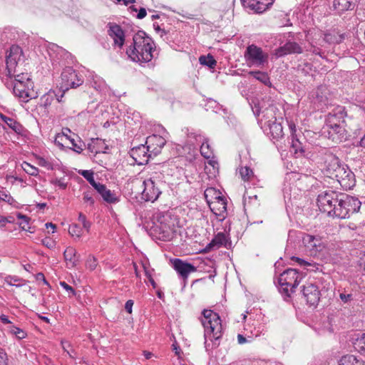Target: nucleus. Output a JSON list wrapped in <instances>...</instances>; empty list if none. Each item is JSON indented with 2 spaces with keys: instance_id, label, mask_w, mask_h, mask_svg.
Here are the masks:
<instances>
[{
  "instance_id": "62",
  "label": "nucleus",
  "mask_w": 365,
  "mask_h": 365,
  "mask_svg": "<svg viewBox=\"0 0 365 365\" xmlns=\"http://www.w3.org/2000/svg\"><path fill=\"white\" fill-rule=\"evenodd\" d=\"M292 259L297 262L301 266H307L310 264L309 262L297 257H293Z\"/></svg>"
},
{
  "instance_id": "20",
  "label": "nucleus",
  "mask_w": 365,
  "mask_h": 365,
  "mask_svg": "<svg viewBox=\"0 0 365 365\" xmlns=\"http://www.w3.org/2000/svg\"><path fill=\"white\" fill-rule=\"evenodd\" d=\"M130 155L138 165H145L149 161V158L153 155L148 150L146 145H140L133 148L130 151Z\"/></svg>"
},
{
  "instance_id": "58",
  "label": "nucleus",
  "mask_w": 365,
  "mask_h": 365,
  "mask_svg": "<svg viewBox=\"0 0 365 365\" xmlns=\"http://www.w3.org/2000/svg\"><path fill=\"white\" fill-rule=\"evenodd\" d=\"M52 183L58 187L59 188L64 190L67 187V183L64 182V180L61 179H56L53 181H52Z\"/></svg>"
},
{
  "instance_id": "25",
  "label": "nucleus",
  "mask_w": 365,
  "mask_h": 365,
  "mask_svg": "<svg viewBox=\"0 0 365 365\" xmlns=\"http://www.w3.org/2000/svg\"><path fill=\"white\" fill-rule=\"evenodd\" d=\"M165 143V139L158 135H150L147 138L145 141L146 146L153 156H156L160 153L161 149Z\"/></svg>"
},
{
  "instance_id": "13",
  "label": "nucleus",
  "mask_w": 365,
  "mask_h": 365,
  "mask_svg": "<svg viewBox=\"0 0 365 365\" xmlns=\"http://www.w3.org/2000/svg\"><path fill=\"white\" fill-rule=\"evenodd\" d=\"M324 135L334 143H340L346 139L345 124L327 125L324 128Z\"/></svg>"
},
{
  "instance_id": "54",
  "label": "nucleus",
  "mask_w": 365,
  "mask_h": 365,
  "mask_svg": "<svg viewBox=\"0 0 365 365\" xmlns=\"http://www.w3.org/2000/svg\"><path fill=\"white\" fill-rule=\"evenodd\" d=\"M97 259L94 256H89L86 261V267L91 270H93L97 267Z\"/></svg>"
},
{
  "instance_id": "38",
  "label": "nucleus",
  "mask_w": 365,
  "mask_h": 365,
  "mask_svg": "<svg viewBox=\"0 0 365 365\" xmlns=\"http://www.w3.org/2000/svg\"><path fill=\"white\" fill-rule=\"evenodd\" d=\"M199 62L201 65L207 66L210 68H215L217 64V61L214 58V57L208 54L207 56H201L199 58Z\"/></svg>"
},
{
  "instance_id": "33",
  "label": "nucleus",
  "mask_w": 365,
  "mask_h": 365,
  "mask_svg": "<svg viewBox=\"0 0 365 365\" xmlns=\"http://www.w3.org/2000/svg\"><path fill=\"white\" fill-rule=\"evenodd\" d=\"M248 75L252 76L264 85L271 86L270 79L267 73L260 71H251L248 72Z\"/></svg>"
},
{
  "instance_id": "51",
  "label": "nucleus",
  "mask_w": 365,
  "mask_h": 365,
  "mask_svg": "<svg viewBox=\"0 0 365 365\" xmlns=\"http://www.w3.org/2000/svg\"><path fill=\"white\" fill-rule=\"evenodd\" d=\"M83 201L84 203L93 206L94 204V199L93 197L92 191H86L83 192Z\"/></svg>"
},
{
  "instance_id": "8",
  "label": "nucleus",
  "mask_w": 365,
  "mask_h": 365,
  "mask_svg": "<svg viewBox=\"0 0 365 365\" xmlns=\"http://www.w3.org/2000/svg\"><path fill=\"white\" fill-rule=\"evenodd\" d=\"M339 195L332 190L325 191L318 195L317 205L323 212L334 217L335 207L337 205Z\"/></svg>"
},
{
  "instance_id": "42",
  "label": "nucleus",
  "mask_w": 365,
  "mask_h": 365,
  "mask_svg": "<svg viewBox=\"0 0 365 365\" xmlns=\"http://www.w3.org/2000/svg\"><path fill=\"white\" fill-rule=\"evenodd\" d=\"M9 332L14 335L18 339H23L27 336V334L24 330L14 325L9 327Z\"/></svg>"
},
{
  "instance_id": "45",
  "label": "nucleus",
  "mask_w": 365,
  "mask_h": 365,
  "mask_svg": "<svg viewBox=\"0 0 365 365\" xmlns=\"http://www.w3.org/2000/svg\"><path fill=\"white\" fill-rule=\"evenodd\" d=\"M5 282L10 286H21L24 280L17 276H6L5 277Z\"/></svg>"
},
{
  "instance_id": "6",
  "label": "nucleus",
  "mask_w": 365,
  "mask_h": 365,
  "mask_svg": "<svg viewBox=\"0 0 365 365\" xmlns=\"http://www.w3.org/2000/svg\"><path fill=\"white\" fill-rule=\"evenodd\" d=\"M302 279V274L295 269H287L279 277V284L282 293L289 297Z\"/></svg>"
},
{
  "instance_id": "7",
  "label": "nucleus",
  "mask_w": 365,
  "mask_h": 365,
  "mask_svg": "<svg viewBox=\"0 0 365 365\" xmlns=\"http://www.w3.org/2000/svg\"><path fill=\"white\" fill-rule=\"evenodd\" d=\"M244 56L250 67L263 68L268 63V53L255 44H251L247 47Z\"/></svg>"
},
{
  "instance_id": "63",
  "label": "nucleus",
  "mask_w": 365,
  "mask_h": 365,
  "mask_svg": "<svg viewBox=\"0 0 365 365\" xmlns=\"http://www.w3.org/2000/svg\"><path fill=\"white\" fill-rule=\"evenodd\" d=\"M289 130H290L291 136L292 137L297 136V134H296L297 129H296L295 123H293V122H289Z\"/></svg>"
},
{
  "instance_id": "35",
  "label": "nucleus",
  "mask_w": 365,
  "mask_h": 365,
  "mask_svg": "<svg viewBox=\"0 0 365 365\" xmlns=\"http://www.w3.org/2000/svg\"><path fill=\"white\" fill-rule=\"evenodd\" d=\"M339 365H365V361L354 355H346L341 357Z\"/></svg>"
},
{
  "instance_id": "17",
  "label": "nucleus",
  "mask_w": 365,
  "mask_h": 365,
  "mask_svg": "<svg viewBox=\"0 0 365 365\" xmlns=\"http://www.w3.org/2000/svg\"><path fill=\"white\" fill-rule=\"evenodd\" d=\"M302 242L311 255H317L324 248V243L319 236L305 234L302 237Z\"/></svg>"
},
{
  "instance_id": "5",
  "label": "nucleus",
  "mask_w": 365,
  "mask_h": 365,
  "mask_svg": "<svg viewBox=\"0 0 365 365\" xmlns=\"http://www.w3.org/2000/svg\"><path fill=\"white\" fill-rule=\"evenodd\" d=\"M361 202L358 198L348 195H339V199L335 210L334 217L346 219L349 218L351 214L357 212L361 207Z\"/></svg>"
},
{
  "instance_id": "3",
  "label": "nucleus",
  "mask_w": 365,
  "mask_h": 365,
  "mask_svg": "<svg viewBox=\"0 0 365 365\" xmlns=\"http://www.w3.org/2000/svg\"><path fill=\"white\" fill-rule=\"evenodd\" d=\"M346 37L345 33H341L338 29L332 28L325 31L320 30L314 34L312 41L310 52L324 58L325 52L322 48L327 46H335L344 41Z\"/></svg>"
},
{
  "instance_id": "56",
  "label": "nucleus",
  "mask_w": 365,
  "mask_h": 365,
  "mask_svg": "<svg viewBox=\"0 0 365 365\" xmlns=\"http://www.w3.org/2000/svg\"><path fill=\"white\" fill-rule=\"evenodd\" d=\"M68 140L71 143L72 146H73L72 149L75 152H76L78 153H81L83 151V144L81 143V142H79V144H78L75 142L74 139H71L70 138H69Z\"/></svg>"
},
{
  "instance_id": "37",
  "label": "nucleus",
  "mask_w": 365,
  "mask_h": 365,
  "mask_svg": "<svg viewBox=\"0 0 365 365\" xmlns=\"http://www.w3.org/2000/svg\"><path fill=\"white\" fill-rule=\"evenodd\" d=\"M353 6L349 0H334V6L339 11H346L351 9Z\"/></svg>"
},
{
  "instance_id": "61",
  "label": "nucleus",
  "mask_w": 365,
  "mask_h": 365,
  "mask_svg": "<svg viewBox=\"0 0 365 365\" xmlns=\"http://www.w3.org/2000/svg\"><path fill=\"white\" fill-rule=\"evenodd\" d=\"M133 301L131 300V299H129L126 302H125V309L126 310L127 312H128L129 314H131L132 313V308H133Z\"/></svg>"
},
{
  "instance_id": "30",
  "label": "nucleus",
  "mask_w": 365,
  "mask_h": 365,
  "mask_svg": "<svg viewBox=\"0 0 365 365\" xmlns=\"http://www.w3.org/2000/svg\"><path fill=\"white\" fill-rule=\"evenodd\" d=\"M267 126L269 129L270 135L274 140H279L284 136L283 128L281 123L277 122V118H274V120H269Z\"/></svg>"
},
{
  "instance_id": "47",
  "label": "nucleus",
  "mask_w": 365,
  "mask_h": 365,
  "mask_svg": "<svg viewBox=\"0 0 365 365\" xmlns=\"http://www.w3.org/2000/svg\"><path fill=\"white\" fill-rule=\"evenodd\" d=\"M68 232L73 237L79 239L82 235V229L77 224H72L69 227Z\"/></svg>"
},
{
  "instance_id": "21",
  "label": "nucleus",
  "mask_w": 365,
  "mask_h": 365,
  "mask_svg": "<svg viewBox=\"0 0 365 365\" xmlns=\"http://www.w3.org/2000/svg\"><path fill=\"white\" fill-rule=\"evenodd\" d=\"M209 207L212 212L219 217L220 220H224L227 216V201L219 194L212 202H209Z\"/></svg>"
},
{
  "instance_id": "18",
  "label": "nucleus",
  "mask_w": 365,
  "mask_h": 365,
  "mask_svg": "<svg viewBox=\"0 0 365 365\" xmlns=\"http://www.w3.org/2000/svg\"><path fill=\"white\" fill-rule=\"evenodd\" d=\"M275 0H240L244 8L261 14L268 9Z\"/></svg>"
},
{
  "instance_id": "48",
  "label": "nucleus",
  "mask_w": 365,
  "mask_h": 365,
  "mask_svg": "<svg viewBox=\"0 0 365 365\" xmlns=\"http://www.w3.org/2000/svg\"><path fill=\"white\" fill-rule=\"evenodd\" d=\"M22 168L27 174L30 175L36 176L38 174V169L26 162H24L22 164Z\"/></svg>"
},
{
  "instance_id": "11",
  "label": "nucleus",
  "mask_w": 365,
  "mask_h": 365,
  "mask_svg": "<svg viewBox=\"0 0 365 365\" xmlns=\"http://www.w3.org/2000/svg\"><path fill=\"white\" fill-rule=\"evenodd\" d=\"M61 88L68 90L82 85L83 79L71 67L65 68L61 73Z\"/></svg>"
},
{
  "instance_id": "53",
  "label": "nucleus",
  "mask_w": 365,
  "mask_h": 365,
  "mask_svg": "<svg viewBox=\"0 0 365 365\" xmlns=\"http://www.w3.org/2000/svg\"><path fill=\"white\" fill-rule=\"evenodd\" d=\"M80 174L91 183L94 182V174L91 170H82Z\"/></svg>"
},
{
  "instance_id": "34",
  "label": "nucleus",
  "mask_w": 365,
  "mask_h": 365,
  "mask_svg": "<svg viewBox=\"0 0 365 365\" xmlns=\"http://www.w3.org/2000/svg\"><path fill=\"white\" fill-rule=\"evenodd\" d=\"M13 77L14 78V81L13 83H32L28 73H21L19 74H16V73H15L14 75H12L11 77H8L7 80L4 79V81H2L6 87H9V84L11 83V82H9V79H11Z\"/></svg>"
},
{
  "instance_id": "14",
  "label": "nucleus",
  "mask_w": 365,
  "mask_h": 365,
  "mask_svg": "<svg viewBox=\"0 0 365 365\" xmlns=\"http://www.w3.org/2000/svg\"><path fill=\"white\" fill-rule=\"evenodd\" d=\"M158 225H155V230H159L160 239L168 240L172 237L173 232V225L170 223V219L168 215H160L157 219Z\"/></svg>"
},
{
  "instance_id": "9",
  "label": "nucleus",
  "mask_w": 365,
  "mask_h": 365,
  "mask_svg": "<svg viewBox=\"0 0 365 365\" xmlns=\"http://www.w3.org/2000/svg\"><path fill=\"white\" fill-rule=\"evenodd\" d=\"M322 154L324 173L327 177L334 178V175L337 173L336 171L341 169L344 164L341 163L337 156L326 149L322 150Z\"/></svg>"
},
{
  "instance_id": "50",
  "label": "nucleus",
  "mask_w": 365,
  "mask_h": 365,
  "mask_svg": "<svg viewBox=\"0 0 365 365\" xmlns=\"http://www.w3.org/2000/svg\"><path fill=\"white\" fill-rule=\"evenodd\" d=\"M37 163L39 166L45 168L48 170L53 168L52 163L42 157L37 158Z\"/></svg>"
},
{
  "instance_id": "19",
  "label": "nucleus",
  "mask_w": 365,
  "mask_h": 365,
  "mask_svg": "<svg viewBox=\"0 0 365 365\" xmlns=\"http://www.w3.org/2000/svg\"><path fill=\"white\" fill-rule=\"evenodd\" d=\"M56 97V92L53 90H50L40 98L38 103L39 107L43 108L47 113L51 112L53 113H57L61 112V106H57L56 108L51 107L52 104L54 103Z\"/></svg>"
},
{
  "instance_id": "36",
  "label": "nucleus",
  "mask_w": 365,
  "mask_h": 365,
  "mask_svg": "<svg viewBox=\"0 0 365 365\" xmlns=\"http://www.w3.org/2000/svg\"><path fill=\"white\" fill-rule=\"evenodd\" d=\"M354 347L359 352L365 354V333L359 336L354 341Z\"/></svg>"
},
{
  "instance_id": "1",
  "label": "nucleus",
  "mask_w": 365,
  "mask_h": 365,
  "mask_svg": "<svg viewBox=\"0 0 365 365\" xmlns=\"http://www.w3.org/2000/svg\"><path fill=\"white\" fill-rule=\"evenodd\" d=\"M155 46L153 40L145 31L134 34L132 43L126 49V55L132 61L139 64L150 62L155 56Z\"/></svg>"
},
{
  "instance_id": "22",
  "label": "nucleus",
  "mask_w": 365,
  "mask_h": 365,
  "mask_svg": "<svg viewBox=\"0 0 365 365\" xmlns=\"http://www.w3.org/2000/svg\"><path fill=\"white\" fill-rule=\"evenodd\" d=\"M170 261L174 269L184 279H187L190 273L197 271V268L194 265L180 259L175 258Z\"/></svg>"
},
{
  "instance_id": "2",
  "label": "nucleus",
  "mask_w": 365,
  "mask_h": 365,
  "mask_svg": "<svg viewBox=\"0 0 365 365\" xmlns=\"http://www.w3.org/2000/svg\"><path fill=\"white\" fill-rule=\"evenodd\" d=\"M200 322L204 327L205 346L207 350L217 347L222 336L223 327L219 314L211 309H204Z\"/></svg>"
},
{
  "instance_id": "59",
  "label": "nucleus",
  "mask_w": 365,
  "mask_h": 365,
  "mask_svg": "<svg viewBox=\"0 0 365 365\" xmlns=\"http://www.w3.org/2000/svg\"><path fill=\"white\" fill-rule=\"evenodd\" d=\"M7 355L6 352L0 348V365H7Z\"/></svg>"
},
{
  "instance_id": "40",
  "label": "nucleus",
  "mask_w": 365,
  "mask_h": 365,
  "mask_svg": "<svg viewBox=\"0 0 365 365\" xmlns=\"http://www.w3.org/2000/svg\"><path fill=\"white\" fill-rule=\"evenodd\" d=\"M92 86L98 91H104L107 89V85L103 79L100 77H95L91 82Z\"/></svg>"
},
{
  "instance_id": "16",
  "label": "nucleus",
  "mask_w": 365,
  "mask_h": 365,
  "mask_svg": "<svg viewBox=\"0 0 365 365\" xmlns=\"http://www.w3.org/2000/svg\"><path fill=\"white\" fill-rule=\"evenodd\" d=\"M302 294L310 306L318 304L321 293L317 285L313 283H307L303 286Z\"/></svg>"
},
{
  "instance_id": "60",
  "label": "nucleus",
  "mask_w": 365,
  "mask_h": 365,
  "mask_svg": "<svg viewBox=\"0 0 365 365\" xmlns=\"http://www.w3.org/2000/svg\"><path fill=\"white\" fill-rule=\"evenodd\" d=\"M66 90L63 89V91H59L58 93H56V97L55 98V103H61L63 102V98L64 96V92Z\"/></svg>"
},
{
  "instance_id": "32",
  "label": "nucleus",
  "mask_w": 365,
  "mask_h": 365,
  "mask_svg": "<svg viewBox=\"0 0 365 365\" xmlns=\"http://www.w3.org/2000/svg\"><path fill=\"white\" fill-rule=\"evenodd\" d=\"M0 118L1 120L15 133L20 134L23 132V126L14 118L7 117L3 114H0Z\"/></svg>"
},
{
  "instance_id": "57",
  "label": "nucleus",
  "mask_w": 365,
  "mask_h": 365,
  "mask_svg": "<svg viewBox=\"0 0 365 365\" xmlns=\"http://www.w3.org/2000/svg\"><path fill=\"white\" fill-rule=\"evenodd\" d=\"M60 285L68 292V297H71L76 294L74 289L71 286L68 285L66 282H61Z\"/></svg>"
},
{
  "instance_id": "28",
  "label": "nucleus",
  "mask_w": 365,
  "mask_h": 365,
  "mask_svg": "<svg viewBox=\"0 0 365 365\" xmlns=\"http://www.w3.org/2000/svg\"><path fill=\"white\" fill-rule=\"evenodd\" d=\"M228 244H230V242L227 235L224 232H218L206 246L205 250L210 251L214 248L217 249L220 247H227Z\"/></svg>"
},
{
  "instance_id": "43",
  "label": "nucleus",
  "mask_w": 365,
  "mask_h": 365,
  "mask_svg": "<svg viewBox=\"0 0 365 365\" xmlns=\"http://www.w3.org/2000/svg\"><path fill=\"white\" fill-rule=\"evenodd\" d=\"M101 195L102 196L103 199L109 203H115L118 201L117 197H115V194L113 193L110 190H108L106 188L101 193Z\"/></svg>"
},
{
  "instance_id": "44",
  "label": "nucleus",
  "mask_w": 365,
  "mask_h": 365,
  "mask_svg": "<svg viewBox=\"0 0 365 365\" xmlns=\"http://www.w3.org/2000/svg\"><path fill=\"white\" fill-rule=\"evenodd\" d=\"M16 217L19 220H21L19 222V225L21 227V229L24 230H29L30 229V218L28 216L23 215L21 213H17Z\"/></svg>"
},
{
  "instance_id": "26",
  "label": "nucleus",
  "mask_w": 365,
  "mask_h": 365,
  "mask_svg": "<svg viewBox=\"0 0 365 365\" xmlns=\"http://www.w3.org/2000/svg\"><path fill=\"white\" fill-rule=\"evenodd\" d=\"M188 138L190 140L192 138L195 139L198 143H202L200 146V153L205 158L209 159L212 158L213 151L208 144L207 140L205 138L204 136H202L201 134L192 132L188 134Z\"/></svg>"
},
{
  "instance_id": "10",
  "label": "nucleus",
  "mask_w": 365,
  "mask_h": 365,
  "mask_svg": "<svg viewBox=\"0 0 365 365\" xmlns=\"http://www.w3.org/2000/svg\"><path fill=\"white\" fill-rule=\"evenodd\" d=\"M159 183L160 180H156L154 176L144 180L143 182V190L142 192V199L152 202L157 200L161 194Z\"/></svg>"
},
{
  "instance_id": "55",
  "label": "nucleus",
  "mask_w": 365,
  "mask_h": 365,
  "mask_svg": "<svg viewBox=\"0 0 365 365\" xmlns=\"http://www.w3.org/2000/svg\"><path fill=\"white\" fill-rule=\"evenodd\" d=\"M339 298L342 302L345 304L350 303L354 300V297L352 294H347L346 292H341L339 294Z\"/></svg>"
},
{
  "instance_id": "23",
  "label": "nucleus",
  "mask_w": 365,
  "mask_h": 365,
  "mask_svg": "<svg viewBox=\"0 0 365 365\" xmlns=\"http://www.w3.org/2000/svg\"><path fill=\"white\" fill-rule=\"evenodd\" d=\"M302 48L295 41H288L285 44L276 48L273 55L277 58H281L286 55L302 53Z\"/></svg>"
},
{
  "instance_id": "24",
  "label": "nucleus",
  "mask_w": 365,
  "mask_h": 365,
  "mask_svg": "<svg viewBox=\"0 0 365 365\" xmlns=\"http://www.w3.org/2000/svg\"><path fill=\"white\" fill-rule=\"evenodd\" d=\"M345 108L338 106L335 107L327 116L326 125L336 124H345V118L346 117Z\"/></svg>"
},
{
  "instance_id": "31",
  "label": "nucleus",
  "mask_w": 365,
  "mask_h": 365,
  "mask_svg": "<svg viewBox=\"0 0 365 365\" xmlns=\"http://www.w3.org/2000/svg\"><path fill=\"white\" fill-rule=\"evenodd\" d=\"M76 254L77 252L76 249L72 247H68L63 252V256L66 262L67 267L69 269L73 268L77 264L78 257H77Z\"/></svg>"
},
{
  "instance_id": "49",
  "label": "nucleus",
  "mask_w": 365,
  "mask_h": 365,
  "mask_svg": "<svg viewBox=\"0 0 365 365\" xmlns=\"http://www.w3.org/2000/svg\"><path fill=\"white\" fill-rule=\"evenodd\" d=\"M0 200L7 202L9 205H14L16 200L6 190H0Z\"/></svg>"
},
{
  "instance_id": "52",
  "label": "nucleus",
  "mask_w": 365,
  "mask_h": 365,
  "mask_svg": "<svg viewBox=\"0 0 365 365\" xmlns=\"http://www.w3.org/2000/svg\"><path fill=\"white\" fill-rule=\"evenodd\" d=\"M78 221L83 225V227L89 232L91 227V222L86 220V217L83 213L80 212L78 215Z\"/></svg>"
},
{
  "instance_id": "39",
  "label": "nucleus",
  "mask_w": 365,
  "mask_h": 365,
  "mask_svg": "<svg viewBox=\"0 0 365 365\" xmlns=\"http://www.w3.org/2000/svg\"><path fill=\"white\" fill-rule=\"evenodd\" d=\"M239 173L244 181H251L255 178L252 170L247 166L240 168Z\"/></svg>"
},
{
  "instance_id": "15",
  "label": "nucleus",
  "mask_w": 365,
  "mask_h": 365,
  "mask_svg": "<svg viewBox=\"0 0 365 365\" xmlns=\"http://www.w3.org/2000/svg\"><path fill=\"white\" fill-rule=\"evenodd\" d=\"M108 35L113 39L114 47L121 49L125 43V33L121 26L115 23L110 22L107 25Z\"/></svg>"
},
{
  "instance_id": "64",
  "label": "nucleus",
  "mask_w": 365,
  "mask_h": 365,
  "mask_svg": "<svg viewBox=\"0 0 365 365\" xmlns=\"http://www.w3.org/2000/svg\"><path fill=\"white\" fill-rule=\"evenodd\" d=\"M147 14L146 10L145 8H140L138 11L136 17L139 19H143Z\"/></svg>"
},
{
  "instance_id": "27",
  "label": "nucleus",
  "mask_w": 365,
  "mask_h": 365,
  "mask_svg": "<svg viewBox=\"0 0 365 365\" xmlns=\"http://www.w3.org/2000/svg\"><path fill=\"white\" fill-rule=\"evenodd\" d=\"M32 83H21L11 82L9 87H13V91L15 96H18L23 101L27 102L30 98L29 87L31 86Z\"/></svg>"
},
{
  "instance_id": "4",
  "label": "nucleus",
  "mask_w": 365,
  "mask_h": 365,
  "mask_svg": "<svg viewBox=\"0 0 365 365\" xmlns=\"http://www.w3.org/2000/svg\"><path fill=\"white\" fill-rule=\"evenodd\" d=\"M24 61V56L21 48L17 45H12L10 47L8 55L6 58V68L0 67V78L2 81L7 80L17 72L16 68L19 63Z\"/></svg>"
},
{
  "instance_id": "46",
  "label": "nucleus",
  "mask_w": 365,
  "mask_h": 365,
  "mask_svg": "<svg viewBox=\"0 0 365 365\" xmlns=\"http://www.w3.org/2000/svg\"><path fill=\"white\" fill-rule=\"evenodd\" d=\"M69 140V136L63 131L62 133H58L56 135L54 143L56 145H58L61 148H64L65 140Z\"/></svg>"
},
{
  "instance_id": "12",
  "label": "nucleus",
  "mask_w": 365,
  "mask_h": 365,
  "mask_svg": "<svg viewBox=\"0 0 365 365\" xmlns=\"http://www.w3.org/2000/svg\"><path fill=\"white\" fill-rule=\"evenodd\" d=\"M336 173L334 179L337 180L344 189L349 190L355 185V175L346 165H344Z\"/></svg>"
},
{
  "instance_id": "29",
  "label": "nucleus",
  "mask_w": 365,
  "mask_h": 365,
  "mask_svg": "<svg viewBox=\"0 0 365 365\" xmlns=\"http://www.w3.org/2000/svg\"><path fill=\"white\" fill-rule=\"evenodd\" d=\"M90 153L96 155L98 153H105L108 146L103 140L99 138L91 139L87 147Z\"/></svg>"
},
{
  "instance_id": "41",
  "label": "nucleus",
  "mask_w": 365,
  "mask_h": 365,
  "mask_svg": "<svg viewBox=\"0 0 365 365\" xmlns=\"http://www.w3.org/2000/svg\"><path fill=\"white\" fill-rule=\"evenodd\" d=\"M291 146L293 148V150L296 154L298 153H304V149L302 143L299 140V138H297V136L292 137Z\"/></svg>"
}]
</instances>
